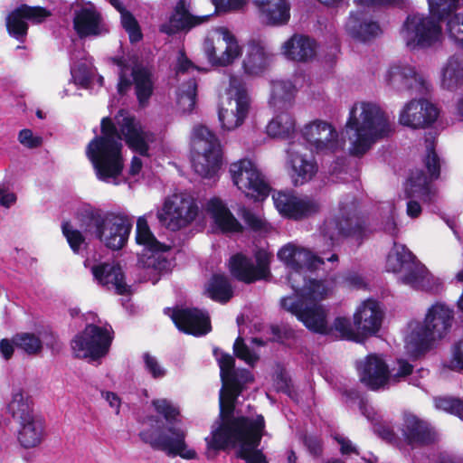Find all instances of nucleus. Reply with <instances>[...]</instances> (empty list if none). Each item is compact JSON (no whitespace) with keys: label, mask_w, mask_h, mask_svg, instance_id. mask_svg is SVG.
Wrapping results in <instances>:
<instances>
[{"label":"nucleus","mask_w":463,"mask_h":463,"mask_svg":"<svg viewBox=\"0 0 463 463\" xmlns=\"http://www.w3.org/2000/svg\"><path fill=\"white\" fill-rule=\"evenodd\" d=\"M357 203L354 196L347 195L339 202L337 213L326 218L319 227V242L317 250L320 256L313 254L309 250L294 242H288L278 251V258L289 269L288 280L295 295L289 297L296 303L305 302L303 294L312 283L330 285L326 281L309 280L307 282L304 271L317 269L328 261H337L338 257L333 253L325 257L326 251L331 250L344 239H352L360 244L369 232L364 222L356 215Z\"/></svg>","instance_id":"nucleus-1"},{"label":"nucleus","mask_w":463,"mask_h":463,"mask_svg":"<svg viewBox=\"0 0 463 463\" xmlns=\"http://www.w3.org/2000/svg\"><path fill=\"white\" fill-rule=\"evenodd\" d=\"M115 119L120 135L111 119L103 118L101 136L96 137L88 144L86 156L99 180L118 185L122 183L121 174L124 167L122 137L131 150L140 156H147L149 144L154 141L155 137L138 119L125 111H119Z\"/></svg>","instance_id":"nucleus-2"},{"label":"nucleus","mask_w":463,"mask_h":463,"mask_svg":"<svg viewBox=\"0 0 463 463\" xmlns=\"http://www.w3.org/2000/svg\"><path fill=\"white\" fill-rule=\"evenodd\" d=\"M265 434V420L262 415L222 417L211 428L205 437L207 456L229 448L236 449L237 456L246 463H268L265 455L258 449Z\"/></svg>","instance_id":"nucleus-3"},{"label":"nucleus","mask_w":463,"mask_h":463,"mask_svg":"<svg viewBox=\"0 0 463 463\" xmlns=\"http://www.w3.org/2000/svg\"><path fill=\"white\" fill-rule=\"evenodd\" d=\"M332 290V284L312 283L303 294V298H305L304 303L298 304L290 298H283L281 299V306L284 309L296 316L310 331L323 335L335 331L344 339L360 342L362 340L361 335L349 318L337 317L334 320L332 326H328L326 310L318 302L328 296Z\"/></svg>","instance_id":"nucleus-4"},{"label":"nucleus","mask_w":463,"mask_h":463,"mask_svg":"<svg viewBox=\"0 0 463 463\" xmlns=\"http://www.w3.org/2000/svg\"><path fill=\"white\" fill-rule=\"evenodd\" d=\"M344 131L349 140V153L360 156L390 137L394 128L390 115L380 105L361 101L350 109Z\"/></svg>","instance_id":"nucleus-5"},{"label":"nucleus","mask_w":463,"mask_h":463,"mask_svg":"<svg viewBox=\"0 0 463 463\" xmlns=\"http://www.w3.org/2000/svg\"><path fill=\"white\" fill-rule=\"evenodd\" d=\"M77 220L82 232L112 250H119L126 244L133 225V217L105 213L90 206L82 207L77 213Z\"/></svg>","instance_id":"nucleus-6"},{"label":"nucleus","mask_w":463,"mask_h":463,"mask_svg":"<svg viewBox=\"0 0 463 463\" xmlns=\"http://www.w3.org/2000/svg\"><path fill=\"white\" fill-rule=\"evenodd\" d=\"M454 311L447 304L436 302L430 306L423 322L411 321L404 337L405 348L412 356L430 349L443 338L451 327Z\"/></svg>","instance_id":"nucleus-7"},{"label":"nucleus","mask_w":463,"mask_h":463,"mask_svg":"<svg viewBox=\"0 0 463 463\" xmlns=\"http://www.w3.org/2000/svg\"><path fill=\"white\" fill-rule=\"evenodd\" d=\"M386 270L398 274V281L413 289L438 291L441 286L439 279L434 277L427 268L402 244L394 243L385 265Z\"/></svg>","instance_id":"nucleus-8"},{"label":"nucleus","mask_w":463,"mask_h":463,"mask_svg":"<svg viewBox=\"0 0 463 463\" xmlns=\"http://www.w3.org/2000/svg\"><path fill=\"white\" fill-rule=\"evenodd\" d=\"M187 432L175 426H164L162 420L156 417H148L140 439L152 449L163 451L168 457H180L186 460L197 458L195 449L186 443Z\"/></svg>","instance_id":"nucleus-9"},{"label":"nucleus","mask_w":463,"mask_h":463,"mask_svg":"<svg viewBox=\"0 0 463 463\" xmlns=\"http://www.w3.org/2000/svg\"><path fill=\"white\" fill-rule=\"evenodd\" d=\"M427 156L425 165L430 177H427L421 171L413 173L406 184V194L408 197L406 213L410 218H418L422 208L416 199H420L424 203H430L434 200L435 191L430 185V181L439 175V161L434 151V140L426 139Z\"/></svg>","instance_id":"nucleus-10"},{"label":"nucleus","mask_w":463,"mask_h":463,"mask_svg":"<svg viewBox=\"0 0 463 463\" xmlns=\"http://www.w3.org/2000/svg\"><path fill=\"white\" fill-rule=\"evenodd\" d=\"M194 172L205 179H214L222 165L221 144L215 135L204 126H196L192 133Z\"/></svg>","instance_id":"nucleus-11"},{"label":"nucleus","mask_w":463,"mask_h":463,"mask_svg":"<svg viewBox=\"0 0 463 463\" xmlns=\"http://www.w3.org/2000/svg\"><path fill=\"white\" fill-rule=\"evenodd\" d=\"M437 15L409 14L403 22L400 35L410 51L425 50L439 44L443 39L442 28Z\"/></svg>","instance_id":"nucleus-12"},{"label":"nucleus","mask_w":463,"mask_h":463,"mask_svg":"<svg viewBox=\"0 0 463 463\" xmlns=\"http://www.w3.org/2000/svg\"><path fill=\"white\" fill-rule=\"evenodd\" d=\"M361 381L373 391L387 389L401 382L412 373V365L403 359H398L389 368L382 357L369 354L357 364Z\"/></svg>","instance_id":"nucleus-13"},{"label":"nucleus","mask_w":463,"mask_h":463,"mask_svg":"<svg viewBox=\"0 0 463 463\" xmlns=\"http://www.w3.org/2000/svg\"><path fill=\"white\" fill-rule=\"evenodd\" d=\"M251 109V99L241 80L232 77L226 90V98L222 100L218 118L222 129L232 131L243 125Z\"/></svg>","instance_id":"nucleus-14"},{"label":"nucleus","mask_w":463,"mask_h":463,"mask_svg":"<svg viewBox=\"0 0 463 463\" xmlns=\"http://www.w3.org/2000/svg\"><path fill=\"white\" fill-rule=\"evenodd\" d=\"M203 52L208 61L213 66H228L242 53L235 35L226 27L211 30L204 42Z\"/></svg>","instance_id":"nucleus-15"},{"label":"nucleus","mask_w":463,"mask_h":463,"mask_svg":"<svg viewBox=\"0 0 463 463\" xmlns=\"http://www.w3.org/2000/svg\"><path fill=\"white\" fill-rule=\"evenodd\" d=\"M198 213L199 207L194 196L178 193L165 198L157 218L168 229L177 231L191 224Z\"/></svg>","instance_id":"nucleus-16"},{"label":"nucleus","mask_w":463,"mask_h":463,"mask_svg":"<svg viewBox=\"0 0 463 463\" xmlns=\"http://www.w3.org/2000/svg\"><path fill=\"white\" fill-rule=\"evenodd\" d=\"M230 175L234 185L247 197L254 200H263L269 192L265 175L255 162L243 158L230 165Z\"/></svg>","instance_id":"nucleus-17"},{"label":"nucleus","mask_w":463,"mask_h":463,"mask_svg":"<svg viewBox=\"0 0 463 463\" xmlns=\"http://www.w3.org/2000/svg\"><path fill=\"white\" fill-rule=\"evenodd\" d=\"M300 135L310 150L317 154H334L344 148L338 132L329 122L314 119L300 128Z\"/></svg>","instance_id":"nucleus-18"},{"label":"nucleus","mask_w":463,"mask_h":463,"mask_svg":"<svg viewBox=\"0 0 463 463\" xmlns=\"http://www.w3.org/2000/svg\"><path fill=\"white\" fill-rule=\"evenodd\" d=\"M113 61L118 67L119 80L118 91L120 94L127 92L135 82L136 94L141 105H144L153 91L151 74L147 70L134 68L135 61L129 57H116Z\"/></svg>","instance_id":"nucleus-19"},{"label":"nucleus","mask_w":463,"mask_h":463,"mask_svg":"<svg viewBox=\"0 0 463 463\" xmlns=\"http://www.w3.org/2000/svg\"><path fill=\"white\" fill-rule=\"evenodd\" d=\"M111 341L110 329L88 325L72 339L71 349L78 358L97 360L108 353Z\"/></svg>","instance_id":"nucleus-20"},{"label":"nucleus","mask_w":463,"mask_h":463,"mask_svg":"<svg viewBox=\"0 0 463 463\" xmlns=\"http://www.w3.org/2000/svg\"><path fill=\"white\" fill-rule=\"evenodd\" d=\"M279 213L288 218L302 220L317 214L321 208L317 198L310 195H296L292 192H276L272 194Z\"/></svg>","instance_id":"nucleus-21"},{"label":"nucleus","mask_w":463,"mask_h":463,"mask_svg":"<svg viewBox=\"0 0 463 463\" xmlns=\"http://www.w3.org/2000/svg\"><path fill=\"white\" fill-rule=\"evenodd\" d=\"M380 2H360L355 12H351L345 24L346 33L354 40L366 42L382 34L379 24L374 21L371 12Z\"/></svg>","instance_id":"nucleus-22"},{"label":"nucleus","mask_w":463,"mask_h":463,"mask_svg":"<svg viewBox=\"0 0 463 463\" xmlns=\"http://www.w3.org/2000/svg\"><path fill=\"white\" fill-rule=\"evenodd\" d=\"M255 259L256 265L242 254L232 256L229 262L231 273L239 280L246 283L267 279L269 274L270 253L260 250L255 253Z\"/></svg>","instance_id":"nucleus-23"},{"label":"nucleus","mask_w":463,"mask_h":463,"mask_svg":"<svg viewBox=\"0 0 463 463\" xmlns=\"http://www.w3.org/2000/svg\"><path fill=\"white\" fill-rule=\"evenodd\" d=\"M383 81L388 87L399 92H423L427 90L423 76L418 73L414 67L403 62L391 64L383 74Z\"/></svg>","instance_id":"nucleus-24"},{"label":"nucleus","mask_w":463,"mask_h":463,"mask_svg":"<svg viewBox=\"0 0 463 463\" xmlns=\"http://www.w3.org/2000/svg\"><path fill=\"white\" fill-rule=\"evenodd\" d=\"M220 366L222 388L220 391V418L226 417L234 407V402L240 394L239 383L234 376V358L228 354L216 353Z\"/></svg>","instance_id":"nucleus-25"},{"label":"nucleus","mask_w":463,"mask_h":463,"mask_svg":"<svg viewBox=\"0 0 463 463\" xmlns=\"http://www.w3.org/2000/svg\"><path fill=\"white\" fill-rule=\"evenodd\" d=\"M50 15L51 12L43 7L22 5L6 16V28L11 36L24 42L28 30L27 22L42 23Z\"/></svg>","instance_id":"nucleus-26"},{"label":"nucleus","mask_w":463,"mask_h":463,"mask_svg":"<svg viewBox=\"0 0 463 463\" xmlns=\"http://www.w3.org/2000/svg\"><path fill=\"white\" fill-rule=\"evenodd\" d=\"M439 110L426 99H412L406 103L399 114V123L418 129L424 128L436 121Z\"/></svg>","instance_id":"nucleus-27"},{"label":"nucleus","mask_w":463,"mask_h":463,"mask_svg":"<svg viewBox=\"0 0 463 463\" xmlns=\"http://www.w3.org/2000/svg\"><path fill=\"white\" fill-rule=\"evenodd\" d=\"M90 269L94 281L109 290H115L118 295L130 292V287L125 281V276L119 265L114 262L92 263L90 260L84 262Z\"/></svg>","instance_id":"nucleus-28"},{"label":"nucleus","mask_w":463,"mask_h":463,"mask_svg":"<svg viewBox=\"0 0 463 463\" xmlns=\"http://www.w3.org/2000/svg\"><path fill=\"white\" fill-rule=\"evenodd\" d=\"M73 29L80 38L99 37L109 32L104 16L93 5L74 10Z\"/></svg>","instance_id":"nucleus-29"},{"label":"nucleus","mask_w":463,"mask_h":463,"mask_svg":"<svg viewBox=\"0 0 463 463\" xmlns=\"http://www.w3.org/2000/svg\"><path fill=\"white\" fill-rule=\"evenodd\" d=\"M168 314L176 327L187 334L203 335L211 331L209 316L197 308H176L165 310Z\"/></svg>","instance_id":"nucleus-30"},{"label":"nucleus","mask_w":463,"mask_h":463,"mask_svg":"<svg viewBox=\"0 0 463 463\" xmlns=\"http://www.w3.org/2000/svg\"><path fill=\"white\" fill-rule=\"evenodd\" d=\"M383 318V311L380 303L372 298L361 302L353 316L354 326L362 338L375 335L381 328Z\"/></svg>","instance_id":"nucleus-31"},{"label":"nucleus","mask_w":463,"mask_h":463,"mask_svg":"<svg viewBox=\"0 0 463 463\" xmlns=\"http://www.w3.org/2000/svg\"><path fill=\"white\" fill-rule=\"evenodd\" d=\"M287 153L289 175L294 185H302L312 180L318 170L315 158L310 155L302 154L296 144H290Z\"/></svg>","instance_id":"nucleus-32"},{"label":"nucleus","mask_w":463,"mask_h":463,"mask_svg":"<svg viewBox=\"0 0 463 463\" xmlns=\"http://www.w3.org/2000/svg\"><path fill=\"white\" fill-rule=\"evenodd\" d=\"M205 213L214 231L227 233L242 232V225L220 198L213 197L207 201Z\"/></svg>","instance_id":"nucleus-33"},{"label":"nucleus","mask_w":463,"mask_h":463,"mask_svg":"<svg viewBox=\"0 0 463 463\" xmlns=\"http://www.w3.org/2000/svg\"><path fill=\"white\" fill-rule=\"evenodd\" d=\"M430 12L439 21H447L448 33L463 48V15L457 13L458 2H429Z\"/></svg>","instance_id":"nucleus-34"},{"label":"nucleus","mask_w":463,"mask_h":463,"mask_svg":"<svg viewBox=\"0 0 463 463\" xmlns=\"http://www.w3.org/2000/svg\"><path fill=\"white\" fill-rule=\"evenodd\" d=\"M211 14L194 15L184 2H178L169 19L161 24L160 32L172 35L181 31H189L208 21Z\"/></svg>","instance_id":"nucleus-35"},{"label":"nucleus","mask_w":463,"mask_h":463,"mask_svg":"<svg viewBox=\"0 0 463 463\" xmlns=\"http://www.w3.org/2000/svg\"><path fill=\"white\" fill-rule=\"evenodd\" d=\"M18 443L24 449L38 447L44 439V427L42 420L34 416L15 424Z\"/></svg>","instance_id":"nucleus-36"},{"label":"nucleus","mask_w":463,"mask_h":463,"mask_svg":"<svg viewBox=\"0 0 463 463\" xmlns=\"http://www.w3.org/2000/svg\"><path fill=\"white\" fill-rule=\"evenodd\" d=\"M6 410L14 424L36 416L31 396L20 387L13 388Z\"/></svg>","instance_id":"nucleus-37"},{"label":"nucleus","mask_w":463,"mask_h":463,"mask_svg":"<svg viewBox=\"0 0 463 463\" xmlns=\"http://www.w3.org/2000/svg\"><path fill=\"white\" fill-rule=\"evenodd\" d=\"M282 53L288 60L306 61L314 57L316 43L309 37L294 34L282 45Z\"/></svg>","instance_id":"nucleus-38"},{"label":"nucleus","mask_w":463,"mask_h":463,"mask_svg":"<svg viewBox=\"0 0 463 463\" xmlns=\"http://www.w3.org/2000/svg\"><path fill=\"white\" fill-rule=\"evenodd\" d=\"M296 94L297 88L290 80H272L269 104L275 110H288L293 106Z\"/></svg>","instance_id":"nucleus-39"},{"label":"nucleus","mask_w":463,"mask_h":463,"mask_svg":"<svg viewBox=\"0 0 463 463\" xmlns=\"http://www.w3.org/2000/svg\"><path fill=\"white\" fill-rule=\"evenodd\" d=\"M402 431L405 439L411 445L426 444L433 439V433L428 423L412 414L404 416Z\"/></svg>","instance_id":"nucleus-40"},{"label":"nucleus","mask_w":463,"mask_h":463,"mask_svg":"<svg viewBox=\"0 0 463 463\" xmlns=\"http://www.w3.org/2000/svg\"><path fill=\"white\" fill-rule=\"evenodd\" d=\"M261 21L269 25L286 24L290 18L288 2H256Z\"/></svg>","instance_id":"nucleus-41"},{"label":"nucleus","mask_w":463,"mask_h":463,"mask_svg":"<svg viewBox=\"0 0 463 463\" xmlns=\"http://www.w3.org/2000/svg\"><path fill=\"white\" fill-rule=\"evenodd\" d=\"M270 62V56L265 48L255 41L249 43L242 66L246 74L259 75L262 73Z\"/></svg>","instance_id":"nucleus-42"},{"label":"nucleus","mask_w":463,"mask_h":463,"mask_svg":"<svg viewBox=\"0 0 463 463\" xmlns=\"http://www.w3.org/2000/svg\"><path fill=\"white\" fill-rule=\"evenodd\" d=\"M440 86L451 91L463 86V61L459 58L452 56L441 67Z\"/></svg>","instance_id":"nucleus-43"},{"label":"nucleus","mask_w":463,"mask_h":463,"mask_svg":"<svg viewBox=\"0 0 463 463\" xmlns=\"http://www.w3.org/2000/svg\"><path fill=\"white\" fill-rule=\"evenodd\" d=\"M266 131L272 137L290 138L296 132V119L288 110H283L268 123Z\"/></svg>","instance_id":"nucleus-44"},{"label":"nucleus","mask_w":463,"mask_h":463,"mask_svg":"<svg viewBox=\"0 0 463 463\" xmlns=\"http://www.w3.org/2000/svg\"><path fill=\"white\" fill-rule=\"evenodd\" d=\"M136 241L139 245L152 252L166 251L168 247L159 242L154 236L147 223L146 217L141 216L137 221Z\"/></svg>","instance_id":"nucleus-45"},{"label":"nucleus","mask_w":463,"mask_h":463,"mask_svg":"<svg viewBox=\"0 0 463 463\" xmlns=\"http://www.w3.org/2000/svg\"><path fill=\"white\" fill-rule=\"evenodd\" d=\"M197 84L194 79H190L181 85L176 91V105L183 113H191L196 104Z\"/></svg>","instance_id":"nucleus-46"},{"label":"nucleus","mask_w":463,"mask_h":463,"mask_svg":"<svg viewBox=\"0 0 463 463\" xmlns=\"http://www.w3.org/2000/svg\"><path fill=\"white\" fill-rule=\"evenodd\" d=\"M81 56L80 61H72L71 73L75 84L87 88L95 74V68L90 58L85 57L83 54Z\"/></svg>","instance_id":"nucleus-47"},{"label":"nucleus","mask_w":463,"mask_h":463,"mask_svg":"<svg viewBox=\"0 0 463 463\" xmlns=\"http://www.w3.org/2000/svg\"><path fill=\"white\" fill-rule=\"evenodd\" d=\"M207 292L211 298L219 302H227L232 297V288L228 279L219 274L211 279Z\"/></svg>","instance_id":"nucleus-48"},{"label":"nucleus","mask_w":463,"mask_h":463,"mask_svg":"<svg viewBox=\"0 0 463 463\" xmlns=\"http://www.w3.org/2000/svg\"><path fill=\"white\" fill-rule=\"evenodd\" d=\"M114 7L120 13L121 24L128 32L132 43L138 42L142 38V33L136 18L124 6V2H111Z\"/></svg>","instance_id":"nucleus-49"},{"label":"nucleus","mask_w":463,"mask_h":463,"mask_svg":"<svg viewBox=\"0 0 463 463\" xmlns=\"http://www.w3.org/2000/svg\"><path fill=\"white\" fill-rule=\"evenodd\" d=\"M14 343L17 348L28 354H38L43 347L41 339L31 333H21L14 336Z\"/></svg>","instance_id":"nucleus-50"},{"label":"nucleus","mask_w":463,"mask_h":463,"mask_svg":"<svg viewBox=\"0 0 463 463\" xmlns=\"http://www.w3.org/2000/svg\"><path fill=\"white\" fill-rule=\"evenodd\" d=\"M235 355L250 366H254L260 359V354L254 346L247 345L241 336H238L233 345Z\"/></svg>","instance_id":"nucleus-51"},{"label":"nucleus","mask_w":463,"mask_h":463,"mask_svg":"<svg viewBox=\"0 0 463 463\" xmlns=\"http://www.w3.org/2000/svg\"><path fill=\"white\" fill-rule=\"evenodd\" d=\"M435 408L454 414L463 420V400L451 397H435Z\"/></svg>","instance_id":"nucleus-52"},{"label":"nucleus","mask_w":463,"mask_h":463,"mask_svg":"<svg viewBox=\"0 0 463 463\" xmlns=\"http://www.w3.org/2000/svg\"><path fill=\"white\" fill-rule=\"evenodd\" d=\"M152 405L156 413L162 415L166 421L175 420L179 414V408L170 400L160 398L152 401Z\"/></svg>","instance_id":"nucleus-53"},{"label":"nucleus","mask_w":463,"mask_h":463,"mask_svg":"<svg viewBox=\"0 0 463 463\" xmlns=\"http://www.w3.org/2000/svg\"><path fill=\"white\" fill-rule=\"evenodd\" d=\"M62 233L71 250L78 253L84 244V238L80 231L73 228L70 222H64L61 226Z\"/></svg>","instance_id":"nucleus-54"},{"label":"nucleus","mask_w":463,"mask_h":463,"mask_svg":"<svg viewBox=\"0 0 463 463\" xmlns=\"http://www.w3.org/2000/svg\"><path fill=\"white\" fill-rule=\"evenodd\" d=\"M143 361L146 372L154 379H161L166 375V369L160 364L156 357L144 354Z\"/></svg>","instance_id":"nucleus-55"},{"label":"nucleus","mask_w":463,"mask_h":463,"mask_svg":"<svg viewBox=\"0 0 463 463\" xmlns=\"http://www.w3.org/2000/svg\"><path fill=\"white\" fill-rule=\"evenodd\" d=\"M244 3L245 2H212L213 12L210 14V17L213 14L222 15L227 13L241 10Z\"/></svg>","instance_id":"nucleus-56"},{"label":"nucleus","mask_w":463,"mask_h":463,"mask_svg":"<svg viewBox=\"0 0 463 463\" xmlns=\"http://www.w3.org/2000/svg\"><path fill=\"white\" fill-rule=\"evenodd\" d=\"M19 142L25 147L35 148L42 145L43 138L34 135L31 129L24 128L19 132Z\"/></svg>","instance_id":"nucleus-57"},{"label":"nucleus","mask_w":463,"mask_h":463,"mask_svg":"<svg viewBox=\"0 0 463 463\" xmlns=\"http://www.w3.org/2000/svg\"><path fill=\"white\" fill-rule=\"evenodd\" d=\"M241 217L246 224L254 231L266 229V222L260 215H257L247 209L241 210Z\"/></svg>","instance_id":"nucleus-58"},{"label":"nucleus","mask_w":463,"mask_h":463,"mask_svg":"<svg viewBox=\"0 0 463 463\" xmlns=\"http://www.w3.org/2000/svg\"><path fill=\"white\" fill-rule=\"evenodd\" d=\"M448 367L454 371H463V340L454 345Z\"/></svg>","instance_id":"nucleus-59"},{"label":"nucleus","mask_w":463,"mask_h":463,"mask_svg":"<svg viewBox=\"0 0 463 463\" xmlns=\"http://www.w3.org/2000/svg\"><path fill=\"white\" fill-rule=\"evenodd\" d=\"M176 73L179 75L180 73L192 72L194 71H202L199 67L195 66L185 55L184 51H180L177 62H176Z\"/></svg>","instance_id":"nucleus-60"},{"label":"nucleus","mask_w":463,"mask_h":463,"mask_svg":"<svg viewBox=\"0 0 463 463\" xmlns=\"http://www.w3.org/2000/svg\"><path fill=\"white\" fill-rule=\"evenodd\" d=\"M305 446L308 452L314 456L318 457L322 453V444L320 439L315 436H307L304 439Z\"/></svg>","instance_id":"nucleus-61"},{"label":"nucleus","mask_w":463,"mask_h":463,"mask_svg":"<svg viewBox=\"0 0 463 463\" xmlns=\"http://www.w3.org/2000/svg\"><path fill=\"white\" fill-rule=\"evenodd\" d=\"M359 406L361 412L367 418L368 420L372 422L378 421L380 416L375 411L374 408L368 403L367 401L361 400Z\"/></svg>","instance_id":"nucleus-62"},{"label":"nucleus","mask_w":463,"mask_h":463,"mask_svg":"<svg viewBox=\"0 0 463 463\" xmlns=\"http://www.w3.org/2000/svg\"><path fill=\"white\" fill-rule=\"evenodd\" d=\"M101 395L107 401L109 407L114 410L115 413L119 414L121 400L118 395L112 392H103Z\"/></svg>","instance_id":"nucleus-63"},{"label":"nucleus","mask_w":463,"mask_h":463,"mask_svg":"<svg viewBox=\"0 0 463 463\" xmlns=\"http://www.w3.org/2000/svg\"><path fill=\"white\" fill-rule=\"evenodd\" d=\"M14 338L12 340L9 339H2L0 341V354L5 359L8 360L13 355L14 350Z\"/></svg>","instance_id":"nucleus-64"}]
</instances>
